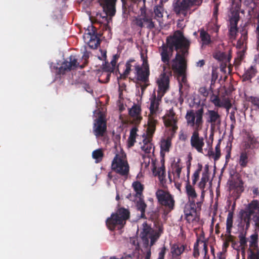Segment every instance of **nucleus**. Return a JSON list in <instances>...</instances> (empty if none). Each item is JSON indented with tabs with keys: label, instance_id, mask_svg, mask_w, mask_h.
Returning a JSON list of instances; mask_svg holds the SVG:
<instances>
[{
	"label": "nucleus",
	"instance_id": "e433bc0d",
	"mask_svg": "<svg viewBox=\"0 0 259 259\" xmlns=\"http://www.w3.org/2000/svg\"><path fill=\"white\" fill-rule=\"evenodd\" d=\"M210 100L214 104L215 107H222V106H223V103L219 97L218 95H214L213 93L210 96Z\"/></svg>",
	"mask_w": 259,
	"mask_h": 259
},
{
	"label": "nucleus",
	"instance_id": "f3484780",
	"mask_svg": "<svg viewBox=\"0 0 259 259\" xmlns=\"http://www.w3.org/2000/svg\"><path fill=\"white\" fill-rule=\"evenodd\" d=\"M117 0H101V5L106 15L113 16L116 12L115 5Z\"/></svg>",
	"mask_w": 259,
	"mask_h": 259
},
{
	"label": "nucleus",
	"instance_id": "f704fd0d",
	"mask_svg": "<svg viewBox=\"0 0 259 259\" xmlns=\"http://www.w3.org/2000/svg\"><path fill=\"white\" fill-rule=\"evenodd\" d=\"M156 175L158 176L159 180L161 184H163L166 183L165 169L164 165L158 168Z\"/></svg>",
	"mask_w": 259,
	"mask_h": 259
},
{
	"label": "nucleus",
	"instance_id": "cd10ccee",
	"mask_svg": "<svg viewBox=\"0 0 259 259\" xmlns=\"http://www.w3.org/2000/svg\"><path fill=\"white\" fill-rule=\"evenodd\" d=\"M202 46H208L212 42L210 35L203 28L199 30Z\"/></svg>",
	"mask_w": 259,
	"mask_h": 259
},
{
	"label": "nucleus",
	"instance_id": "e2e57ef3",
	"mask_svg": "<svg viewBox=\"0 0 259 259\" xmlns=\"http://www.w3.org/2000/svg\"><path fill=\"white\" fill-rule=\"evenodd\" d=\"M224 59H227V61L228 62H229L230 60H231V57H229L228 56L227 58V55L224 53H222L221 55H220V58L219 59H221V60H223Z\"/></svg>",
	"mask_w": 259,
	"mask_h": 259
},
{
	"label": "nucleus",
	"instance_id": "473e14b6",
	"mask_svg": "<svg viewBox=\"0 0 259 259\" xmlns=\"http://www.w3.org/2000/svg\"><path fill=\"white\" fill-rule=\"evenodd\" d=\"M168 0H160L159 4L154 7V13L155 16L158 18H162L163 17V3H165Z\"/></svg>",
	"mask_w": 259,
	"mask_h": 259
},
{
	"label": "nucleus",
	"instance_id": "09e8293b",
	"mask_svg": "<svg viewBox=\"0 0 259 259\" xmlns=\"http://www.w3.org/2000/svg\"><path fill=\"white\" fill-rule=\"evenodd\" d=\"M215 154L213 157L214 161H217L219 159L221 156V150H220V143H218L215 147Z\"/></svg>",
	"mask_w": 259,
	"mask_h": 259
},
{
	"label": "nucleus",
	"instance_id": "423d86ee",
	"mask_svg": "<svg viewBox=\"0 0 259 259\" xmlns=\"http://www.w3.org/2000/svg\"><path fill=\"white\" fill-rule=\"evenodd\" d=\"M112 169L116 173L123 177L129 174V165L126 160V154L123 152L116 154L111 164Z\"/></svg>",
	"mask_w": 259,
	"mask_h": 259
},
{
	"label": "nucleus",
	"instance_id": "ddd939ff",
	"mask_svg": "<svg viewBox=\"0 0 259 259\" xmlns=\"http://www.w3.org/2000/svg\"><path fill=\"white\" fill-rule=\"evenodd\" d=\"M107 130L106 120L102 115L95 120L93 133L96 137H103Z\"/></svg>",
	"mask_w": 259,
	"mask_h": 259
},
{
	"label": "nucleus",
	"instance_id": "7c9ffc66",
	"mask_svg": "<svg viewBox=\"0 0 259 259\" xmlns=\"http://www.w3.org/2000/svg\"><path fill=\"white\" fill-rule=\"evenodd\" d=\"M143 197H138L139 199L137 201L136 207L137 209L141 212V218H146L145 209L147 207V204L145 203Z\"/></svg>",
	"mask_w": 259,
	"mask_h": 259
},
{
	"label": "nucleus",
	"instance_id": "603ef678",
	"mask_svg": "<svg viewBox=\"0 0 259 259\" xmlns=\"http://www.w3.org/2000/svg\"><path fill=\"white\" fill-rule=\"evenodd\" d=\"M153 136H150L147 134L146 136L144 138L143 140V145H145L146 144H151L152 143V138Z\"/></svg>",
	"mask_w": 259,
	"mask_h": 259
},
{
	"label": "nucleus",
	"instance_id": "052dcab7",
	"mask_svg": "<svg viewBox=\"0 0 259 259\" xmlns=\"http://www.w3.org/2000/svg\"><path fill=\"white\" fill-rule=\"evenodd\" d=\"M203 202V201L200 200L198 202H195V208H196L197 212L201 210Z\"/></svg>",
	"mask_w": 259,
	"mask_h": 259
},
{
	"label": "nucleus",
	"instance_id": "49530a36",
	"mask_svg": "<svg viewBox=\"0 0 259 259\" xmlns=\"http://www.w3.org/2000/svg\"><path fill=\"white\" fill-rule=\"evenodd\" d=\"M249 254L248 257V259H259V250L257 249L256 251H254L249 248L248 250Z\"/></svg>",
	"mask_w": 259,
	"mask_h": 259
},
{
	"label": "nucleus",
	"instance_id": "dca6fc26",
	"mask_svg": "<svg viewBox=\"0 0 259 259\" xmlns=\"http://www.w3.org/2000/svg\"><path fill=\"white\" fill-rule=\"evenodd\" d=\"M239 20V16H233L230 19L229 37L232 40H235L238 32L237 25Z\"/></svg>",
	"mask_w": 259,
	"mask_h": 259
},
{
	"label": "nucleus",
	"instance_id": "a19ab883",
	"mask_svg": "<svg viewBox=\"0 0 259 259\" xmlns=\"http://www.w3.org/2000/svg\"><path fill=\"white\" fill-rule=\"evenodd\" d=\"M257 240H258V235L256 234H253L251 235L250 237L249 240V246L250 247H253L254 249L257 247Z\"/></svg>",
	"mask_w": 259,
	"mask_h": 259
},
{
	"label": "nucleus",
	"instance_id": "8fccbe9b",
	"mask_svg": "<svg viewBox=\"0 0 259 259\" xmlns=\"http://www.w3.org/2000/svg\"><path fill=\"white\" fill-rule=\"evenodd\" d=\"M198 247H199V240L198 239L197 240V241L194 244L193 255L195 258L198 257L199 255Z\"/></svg>",
	"mask_w": 259,
	"mask_h": 259
},
{
	"label": "nucleus",
	"instance_id": "4468645a",
	"mask_svg": "<svg viewBox=\"0 0 259 259\" xmlns=\"http://www.w3.org/2000/svg\"><path fill=\"white\" fill-rule=\"evenodd\" d=\"M206 123L210 124L211 128L219 126L221 123V115L215 110L207 109L205 113Z\"/></svg>",
	"mask_w": 259,
	"mask_h": 259
},
{
	"label": "nucleus",
	"instance_id": "3c124183",
	"mask_svg": "<svg viewBox=\"0 0 259 259\" xmlns=\"http://www.w3.org/2000/svg\"><path fill=\"white\" fill-rule=\"evenodd\" d=\"M198 92L200 94L205 98L207 97L209 95V91L204 87H200Z\"/></svg>",
	"mask_w": 259,
	"mask_h": 259
},
{
	"label": "nucleus",
	"instance_id": "ea45409f",
	"mask_svg": "<svg viewBox=\"0 0 259 259\" xmlns=\"http://www.w3.org/2000/svg\"><path fill=\"white\" fill-rule=\"evenodd\" d=\"M248 163V156L245 152H242L240 156L239 163L240 165L244 167L246 166Z\"/></svg>",
	"mask_w": 259,
	"mask_h": 259
},
{
	"label": "nucleus",
	"instance_id": "a211bd4d",
	"mask_svg": "<svg viewBox=\"0 0 259 259\" xmlns=\"http://www.w3.org/2000/svg\"><path fill=\"white\" fill-rule=\"evenodd\" d=\"M175 136H172V133H170L169 136H168L165 138H163L160 141V155L163 157H164V152H168L171 146V140Z\"/></svg>",
	"mask_w": 259,
	"mask_h": 259
},
{
	"label": "nucleus",
	"instance_id": "4be33fe9",
	"mask_svg": "<svg viewBox=\"0 0 259 259\" xmlns=\"http://www.w3.org/2000/svg\"><path fill=\"white\" fill-rule=\"evenodd\" d=\"M186 247V245H179L177 243L172 245L170 252L173 258H179V257L184 252Z\"/></svg>",
	"mask_w": 259,
	"mask_h": 259
},
{
	"label": "nucleus",
	"instance_id": "20e7f679",
	"mask_svg": "<svg viewBox=\"0 0 259 259\" xmlns=\"http://www.w3.org/2000/svg\"><path fill=\"white\" fill-rule=\"evenodd\" d=\"M130 217V212L128 209L120 207L116 212L112 213L110 217L106 220V225L110 230H114L117 225L123 227Z\"/></svg>",
	"mask_w": 259,
	"mask_h": 259
},
{
	"label": "nucleus",
	"instance_id": "774afa93",
	"mask_svg": "<svg viewBox=\"0 0 259 259\" xmlns=\"http://www.w3.org/2000/svg\"><path fill=\"white\" fill-rule=\"evenodd\" d=\"M205 60L202 59V60H199V61L196 62V66L199 67H202L205 65Z\"/></svg>",
	"mask_w": 259,
	"mask_h": 259
},
{
	"label": "nucleus",
	"instance_id": "0eeeda50",
	"mask_svg": "<svg viewBox=\"0 0 259 259\" xmlns=\"http://www.w3.org/2000/svg\"><path fill=\"white\" fill-rule=\"evenodd\" d=\"M229 189L232 196L235 200L238 199L244 191L243 183L238 175H232L228 180Z\"/></svg>",
	"mask_w": 259,
	"mask_h": 259
},
{
	"label": "nucleus",
	"instance_id": "39448f33",
	"mask_svg": "<svg viewBox=\"0 0 259 259\" xmlns=\"http://www.w3.org/2000/svg\"><path fill=\"white\" fill-rule=\"evenodd\" d=\"M90 56V52L85 51L82 57L84 60L82 64L79 65L77 59L75 56L71 55L69 58V61L65 60L61 64V66L58 68V73L59 74H64L66 72L72 70L76 69L78 67L80 69L83 68L88 64V60Z\"/></svg>",
	"mask_w": 259,
	"mask_h": 259
},
{
	"label": "nucleus",
	"instance_id": "79ce46f5",
	"mask_svg": "<svg viewBox=\"0 0 259 259\" xmlns=\"http://www.w3.org/2000/svg\"><path fill=\"white\" fill-rule=\"evenodd\" d=\"M218 7L217 6H215L214 8L213 16V17L215 18V21L214 22V31L217 33L219 31V30L220 28V25H219L218 24Z\"/></svg>",
	"mask_w": 259,
	"mask_h": 259
},
{
	"label": "nucleus",
	"instance_id": "2f4dec72",
	"mask_svg": "<svg viewBox=\"0 0 259 259\" xmlns=\"http://www.w3.org/2000/svg\"><path fill=\"white\" fill-rule=\"evenodd\" d=\"M132 187H133L134 191L136 192V197H143V191L144 190V187L143 184H142L139 181H136L133 183Z\"/></svg>",
	"mask_w": 259,
	"mask_h": 259
},
{
	"label": "nucleus",
	"instance_id": "1a4fd4ad",
	"mask_svg": "<svg viewBox=\"0 0 259 259\" xmlns=\"http://www.w3.org/2000/svg\"><path fill=\"white\" fill-rule=\"evenodd\" d=\"M143 60L142 67L139 65L136 64L134 66L136 79L138 81L147 83L149 81L150 75V70L147 58H145L143 54H141Z\"/></svg>",
	"mask_w": 259,
	"mask_h": 259
},
{
	"label": "nucleus",
	"instance_id": "37998d69",
	"mask_svg": "<svg viewBox=\"0 0 259 259\" xmlns=\"http://www.w3.org/2000/svg\"><path fill=\"white\" fill-rule=\"evenodd\" d=\"M209 180V170L208 166L206 165L204 170L202 172V177L200 182L206 184Z\"/></svg>",
	"mask_w": 259,
	"mask_h": 259
},
{
	"label": "nucleus",
	"instance_id": "9b49d317",
	"mask_svg": "<svg viewBox=\"0 0 259 259\" xmlns=\"http://www.w3.org/2000/svg\"><path fill=\"white\" fill-rule=\"evenodd\" d=\"M164 125L169 127V131L172 133V136H175L178 126L177 123L178 118L172 108L169 109L168 112L163 117Z\"/></svg>",
	"mask_w": 259,
	"mask_h": 259
},
{
	"label": "nucleus",
	"instance_id": "69168bd1",
	"mask_svg": "<svg viewBox=\"0 0 259 259\" xmlns=\"http://www.w3.org/2000/svg\"><path fill=\"white\" fill-rule=\"evenodd\" d=\"M117 58H118V57L116 55L114 56L113 59L112 60V61L110 62V63L111 64V66L113 67V70L114 69V67L116 64Z\"/></svg>",
	"mask_w": 259,
	"mask_h": 259
},
{
	"label": "nucleus",
	"instance_id": "bb28decb",
	"mask_svg": "<svg viewBox=\"0 0 259 259\" xmlns=\"http://www.w3.org/2000/svg\"><path fill=\"white\" fill-rule=\"evenodd\" d=\"M180 159L177 162H174L171 164L172 173L174 175V179L179 180L182 171V166L180 164Z\"/></svg>",
	"mask_w": 259,
	"mask_h": 259
},
{
	"label": "nucleus",
	"instance_id": "5fc2aeb1",
	"mask_svg": "<svg viewBox=\"0 0 259 259\" xmlns=\"http://www.w3.org/2000/svg\"><path fill=\"white\" fill-rule=\"evenodd\" d=\"M244 58V54L243 52H240L238 54L237 58L235 60V62L236 64L239 65L241 63V61Z\"/></svg>",
	"mask_w": 259,
	"mask_h": 259
},
{
	"label": "nucleus",
	"instance_id": "c756f323",
	"mask_svg": "<svg viewBox=\"0 0 259 259\" xmlns=\"http://www.w3.org/2000/svg\"><path fill=\"white\" fill-rule=\"evenodd\" d=\"M186 192L190 200H195L197 194L194 188L190 185L189 181H187L186 186Z\"/></svg>",
	"mask_w": 259,
	"mask_h": 259
},
{
	"label": "nucleus",
	"instance_id": "b1692460",
	"mask_svg": "<svg viewBox=\"0 0 259 259\" xmlns=\"http://www.w3.org/2000/svg\"><path fill=\"white\" fill-rule=\"evenodd\" d=\"M135 61V60L134 59H129L125 63V69L122 73H121L118 69L117 70L116 72H118L119 74V76L117 77L118 80H125L126 79L132 70V63H133Z\"/></svg>",
	"mask_w": 259,
	"mask_h": 259
},
{
	"label": "nucleus",
	"instance_id": "6e6552de",
	"mask_svg": "<svg viewBox=\"0 0 259 259\" xmlns=\"http://www.w3.org/2000/svg\"><path fill=\"white\" fill-rule=\"evenodd\" d=\"M156 196L159 204L164 206L167 212L174 209L175 201L169 192L159 189L156 192Z\"/></svg>",
	"mask_w": 259,
	"mask_h": 259
},
{
	"label": "nucleus",
	"instance_id": "7ed1b4c3",
	"mask_svg": "<svg viewBox=\"0 0 259 259\" xmlns=\"http://www.w3.org/2000/svg\"><path fill=\"white\" fill-rule=\"evenodd\" d=\"M146 219L151 220L153 222L155 229L152 228L147 223L143 224V229L141 233L142 238L146 244L149 243L150 239V246H153L163 233V226L159 220V214L156 211H151L147 213Z\"/></svg>",
	"mask_w": 259,
	"mask_h": 259
},
{
	"label": "nucleus",
	"instance_id": "5701e85b",
	"mask_svg": "<svg viewBox=\"0 0 259 259\" xmlns=\"http://www.w3.org/2000/svg\"><path fill=\"white\" fill-rule=\"evenodd\" d=\"M158 122L155 119L153 116H148V127L146 130V133L150 136H153L155 131L156 127Z\"/></svg>",
	"mask_w": 259,
	"mask_h": 259
},
{
	"label": "nucleus",
	"instance_id": "58836bf2",
	"mask_svg": "<svg viewBox=\"0 0 259 259\" xmlns=\"http://www.w3.org/2000/svg\"><path fill=\"white\" fill-rule=\"evenodd\" d=\"M202 165L200 164H198V168L195 171L192 176V184L195 185L196 184L197 181L199 179V175L202 170Z\"/></svg>",
	"mask_w": 259,
	"mask_h": 259
},
{
	"label": "nucleus",
	"instance_id": "c9c22d12",
	"mask_svg": "<svg viewBox=\"0 0 259 259\" xmlns=\"http://www.w3.org/2000/svg\"><path fill=\"white\" fill-rule=\"evenodd\" d=\"M92 157L96 160V162L98 163L102 160L104 157V153L102 149H98L93 151Z\"/></svg>",
	"mask_w": 259,
	"mask_h": 259
},
{
	"label": "nucleus",
	"instance_id": "f03ea898",
	"mask_svg": "<svg viewBox=\"0 0 259 259\" xmlns=\"http://www.w3.org/2000/svg\"><path fill=\"white\" fill-rule=\"evenodd\" d=\"M204 109L201 107L197 110L190 109L187 111L185 118L187 126L193 129V132L190 139V144L192 148L198 152L203 153L204 146V139L199 136V131L202 129Z\"/></svg>",
	"mask_w": 259,
	"mask_h": 259
},
{
	"label": "nucleus",
	"instance_id": "c03bdc74",
	"mask_svg": "<svg viewBox=\"0 0 259 259\" xmlns=\"http://www.w3.org/2000/svg\"><path fill=\"white\" fill-rule=\"evenodd\" d=\"M252 210H249V206L248 207L247 211L244 212L241 216V219L243 222H248L250 221L251 217L252 215Z\"/></svg>",
	"mask_w": 259,
	"mask_h": 259
},
{
	"label": "nucleus",
	"instance_id": "864d4df0",
	"mask_svg": "<svg viewBox=\"0 0 259 259\" xmlns=\"http://www.w3.org/2000/svg\"><path fill=\"white\" fill-rule=\"evenodd\" d=\"M185 219L188 223H191L196 220L197 215H185Z\"/></svg>",
	"mask_w": 259,
	"mask_h": 259
},
{
	"label": "nucleus",
	"instance_id": "13d9d810",
	"mask_svg": "<svg viewBox=\"0 0 259 259\" xmlns=\"http://www.w3.org/2000/svg\"><path fill=\"white\" fill-rule=\"evenodd\" d=\"M137 131H138L137 127H133L130 131V134L129 137L136 138V136L137 135Z\"/></svg>",
	"mask_w": 259,
	"mask_h": 259
},
{
	"label": "nucleus",
	"instance_id": "a878e982",
	"mask_svg": "<svg viewBox=\"0 0 259 259\" xmlns=\"http://www.w3.org/2000/svg\"><path fill=\"white\" fill-rule=\"evenodd\" d=\"M257 70L255 66L251 65L245 70L244 73L242 75V80L243 81L250 80L252 78L255 76Z\"/></svg>",
	"mask_w": 259,
	"mask_h": 259
},
{
	"label": "nucleus",
	"instance_id": "4d7b16f0",
	"mask_svg": "<svg viewBox=\"0 0 259 259\" xmlns=\"http://www.w3.org/2000/svg\"><path fill=\"white\" fill-rule=\"evenodd\" d=\"M166 247L165 246H163L158 253V257L157 259H164L166 253Z\"/></svg>",
	"mask_w": 259,
	"mask_h": 259
},
{
	"label": "nucleus",
	"instance_id": "de8ad7c7",
	"mask_svg": "<svg viewBox=\"0 0 259 259\" xmlns=\"http://www.w3.org/2000/svg\"><path fill=\"white\" fill-rule=\"evenodd\" d=\"M141 148L142 150L147 154L151 153L152 150H153V152L154 150V146L153 143L143 145Z\"/></svg>",
	"mask_w": 259,
	"mask_h": 259
},
{
	"label": "nucleus",
	"instance_id": "338daca9",
	"mask_svg": "<svg viewBox=\"0 0 259 259\" xmlns=\"http://www.w3.org/2000/svg\"><path fill=\"white\" fill-rule=\"evenodd\" d=\"M206 184L204 183L203 182H199L198 184V187L200 189L201 191L205 190Z\"/></svg>",
	"mask_w": 259,
	"mask_h": 259
},
{
	"label": "nucleus",
	"instance_id": "6ab92c4d",
	"mask_svg": "<svg viewBox=\"0 0 259 259\" xmlns=\"http://www.w3.org/2000/svg\"><path fill=\"white\" fill-rule=\"evenodd\" d=\"M249 210L252 211V220L256 227H259V201L257 200L252 201L249 204Z\"/></svg>",
	"mask_w": 259,
	"mask_h": 259
},
{
	"label": "nucleus",
	"instance_id": "bf43d9fd",
	"mask_svg": "<svg viewBox=\"0 0 259 259\" xmlns=\"http://www.w3.org/2000/svg\"><path fill=\"white\" fill-rule=\"evenodd\" d=\"M127 142H128V147H133L136 142V138L128 137Z\"/></svg>",
	"mask_w": 259,
	"mask_h": 259
},
{
	"label": "nucleus",
	"instance_id": "4c0bfd02",
	"mask_svg": "<svg viewBox=\"0 0 259 259\" xmlns=\"http://www.w3.org/2000/svg\"><path fill=\"white\" fill-rule=\"evenodd\" d=\"M246 232H241L239 235V243L241 249L244 250L247 246V239L246 238Z\"/></svg>",
	"mask_w": 259,
	"mask_h": 259
},
{
	"label": "nucleus",
	"instance_id": "6e6d98bb",
	"mask_svg": "<svg viewBox=\"0 0 259 259\" xmlns=\"http://www.w3.org/2000/svg\"><path fill=\"white\" fill-rule=\"evenodd\" d=\"M218 73L214 70L213 69L211 72V85L215 83L216 80L218 78Z\"/></svg>",
	"mask_w": 259,
	"mask_h": 259
},
{
	"label": "nucleus",
	"instance_id": "393cba45",
	"mask_svg": "<svg viewBox=\"0 0 259 259\" xmlns=\"http://www.w3.org/2000/svg\"><path fill=\"white\" fill-rule=\"evenodd\" d=\"M129 114L131 116L135 118L136 122H140L142 117L141 116V108L140 106L134 104L129 110Z\"/></svg>",
	"mask_w": 259,
	"mask_h": 259
},
{
	"label": "nucleus",
	"instance_id": "2eb2a0df",
	"mask_svg": "<svg viewBox=\"0 0 259 259\" xmlns=\"http://www.w3.org/2000/svg\"><path fill=\"white\" fill-rule=\"evenodd\" d=\"M89 32L87 34L89 38L88 42L89 46L92 49H97L100 44V39L98 36L95 28L92 26L91 30H88Z\"/></svg>",
	"mask_w": 259,
	"mask_h": 259
},
{
	"label": "nucleus",
	"instance_id": "a18cd8bd",
	"mask_svg": "<svg viewBox=\"0 0 259 259\" xmlns=\"http://www.w3.org/2000/svg\"><path fill=\"white\" fill-rule=\"evenodd\" d=\"M248 101L255 107V109H259V97L250 96L248 98Z\"/></svg>",
	"mask_w": 259,
	"mask_h": 259
},
{
	"label": "nucleus",
	"instance_id": "aec40b11",
	"mask_svg": "<svg viewBox=\"0 0 259 259\" xmlns=\"http://www.w3.org/2000/svg\"><path fill=\"white\" fill-rule=\"evenodd\" d=\"M114 71L113 67H112L109 64H106L103 67V71L101 74V77L105 76V79L99 78V82L103 83H106L109 81L111 74Z\"/></svg>",
	"mask_w": 259,
	"mask_h": 259
},
{
	"label": "nucleus",
	"instance_id": "f8f14e48",
	"mask_svg": "<svg viewBox=\"0 0 259 259\" xmlns=\"http://www.w3.org/2000/svg\"><path fill=\"white\" fill-rule=\"evenodd\" d=\"M141 15L139 18L136 19V24L141 28L145 27L149 30H152L155 28V24L152 18L146 13L145 7L140 9Z\"/></svg>",
	"mask_w": 259,
	"mask_h": 259
},
{
	"label": "nucleus",
	"instance_id": "72a5a7b5",
	"mask_svg": "<svg viewBox=\"0 0 259 259\" xmlns=\"http://www.w3.org/2000/svg\"><path fill=\"white\" fill-rule=\"evenodd\" d=\"M233 211H229L226 221V233H231L233 223Z\"/></svg>",
	"mask_w": 259,
	"mask_h": 259
},
{
	"label": "nucleus",
	"instance_id": "0e129e2a",
	"mask_svg": "<svg viewBox=\"0 0 259 259\" xmlns=\"http://www.w3.org/2000/svg\"><path fill=\"white\" fill-rule=\"evenodd\" d=\"M232 105L229 101H227L224 104H223V106L225 107L227 111L231 107Z\"/></svg>",
	"mask_w": 259,
	"mask_h": 259
},
{
	"label": "nucleus",
	"instance_id": "c85d7f7f",
	"mask_svg": "<svg viewBox=\"0 0 259 259\" xmlns=\"http://www.w3.org/2000/svg\"><path fill=\"white\" fill-rule=\"evenodd\" d=\"M185 215H197V209L195 208V201L190 200L189 205L186 206L184 209Z\"/></svg>",
	"mask_w": 259,
	"mask_h": 259
},
{
	"label": "nucleus",
	"instance_id": "680f3d73",
	"mask_svg": "<svg viewBox=\"0 0 259 259\" xmlns=\"http://www.w3.org/2000/svg\"><path fill=\"white\" fill-rule=\"evenodd\" d=\"M231 233H226V241L227 242H233L234 240V236L231 234Z\"/></svg>",
	"mask_w": 259,
	"mask_h": 259
},
{
	"label": "nucleus",
	"instance_id": "f257e3e1",
	"mask_svg": "<svg viewBox=\"0 0 259 259\" xmlns=\"http://www.w3.org/2000/svg\"><path fill=\"white\" fill-rule=\"evenodd\" d=\"M191 42L185 37L181 30L176 31L172 35L167 36L165 44L158 48L161 61L165 64L163 72L157 80L158 92L164 95L169 88L170 77L172 71L178 76L182 77L184 81L186 77L187 62Z\"/></svg>",
	"mask_w": 259,
	"mask_h": 259
},
{
	"label": "nucleus",
	"instance_id": "9d476101",
	"mask_svg": "<svg viewBox=\"0 0 259 259\" xmlns=\"http://www.w3.org/2000/svg\"><path fill=\"white\" fill-rule=\"evenodd\" d=\"M193 4L191 0H174L172 11L177 16L185 17Z\"/></svg>",
	"mask_w": 259,
	"mask_h": 259
},
{
	"label": "nucleus",
	"instance_id": "412c9836",
	"mask_svg": "<svg viewBox=\"0 0 259 259\" xmlns=\"http://www.w3.org/2000/svg\"><path fill=\"white\" fill-rule=\"evenodd\" d=\"M161 97L157 98L155 95H154L150 98V105L149 107L150 114L149 115L153 116L156 114L159 110V106L161 102Z\"/></svg>",
	"mask_w": 259,
	"mask_h": 259
}]
</instances>
